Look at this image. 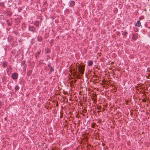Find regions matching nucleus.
<instances>
[{
	"label": "nucleus",
	"instance_id": "obj_1",
	"mask_svg": "<svg viewBox=\"0 0 150 150\" xmlns=\"http://www.w3.org/2000/svg\"><path fill=\"white\" fill-rule=\"evenodd\" d=\"M84 67L85 66L84 65L80 66H79L78 67L79 71L80 73L81 74H83L84 73Z\"/></svg>",
	"mask_w": 150,
	"mask_h": 150
},
{
	"label": "nucleus",
	"instance_id": "obj_2",
	"mask_svg": "<svg viewBox=\"0 0 150 150\" xmlns=\"http://www.w3.org/2000/svg\"><path fill=\"white\" fill-rule=\"evenodd\" d=\"M12 78L13 79H17L18 78V75L17 73H13L12 74Z\"/></svg>",
	"mask_w": 150,
	"mask_h": 150
},
{
	"label": "nucleus",
	"instance_id": "obj_3",
	"mask_svg": "<svg viewBox=\"0 0 150 150\" xmlns=\"http://www.w3.org/2000/svg\"><path fill=\"white\" fill-rule=\"evenodd\" d=\"M141 25V24L140 21H137L135 25V26L139 27Z\"/></svg>",
	"mask_w": 150,
	"mask_h": 150
},
{
	"label": "nucleus",
	"instance_id": "obj_4",
	"mask_svg": "<svg viewBox=\"0 0 150 150\" xmlns=\"http://www.w3.org/2000/svg\"><path fill=\"white\" fill-rule=\"evenodd\" d=\"M93 64V62L92 61H89L88 62V65L89 66H91Z\"/></svg>",
	"mask_w": 150,
	"mask_h": 150
},
{
	"label": "nucleus",
	"instance_id": "obj_5",
	"mask_svg": "<svg viewBox=\"0 0 150 150\" xmlns=\"http://www.w3.org/2000/svg\"><path fill=\"white\" fill-rule=\"evenodd\" d=\"M75 5V3L74 1H71L70 3V6H73Z\"/></svg>",
	"mask_w": 150,
	"mask_h": 150
},
{
	"label": "nucleus",
	"instance_id": "obj_6",
	"mask_svg": "<svg viewBox=\"0 0 150 150\" xmlns=\"http://www.w3.org/2000/svg\"><path fill=\"white\" fill-rule=\"evenodd\" d=\"M29 29L31 31H34L35 30V28L33 26H31L29 28Z\"/></svg>",
	"mask_w": 150,
	"mask_h": 150
},
{
	"label": "nucleus",
	"instance_id": "obj_7",
	"mask_svg": "<svg viewBox=\"0 0 150 150\" xmlns=\"http://www.w3.org/2000/svg\"><path fill=\"white\" fill-rule=\"evenodd\" d=\"M39 21H36L34 23L35 25V26H39Z\"/></svg>",
	"mask_w": 150,
	"mask_h": 150
},
{
	"label": "nucleus",
	"instance_id": "obj_8",
	"mask_svg": "<svg viewBox=\"0 0 150 150\" xmlns=\"http://www.w3.org/2000/svg\"><path fill=\"white\" fill-rule=\"evenodd\" d=\"M32 72V71L31 70H29L27 72V75L30 76Z\"/></svg>",
	"mask_w": 150,
	"mask_h": 150
},
{
	"label": "nucleus",
	"instance_id": "obj_9",
	"mask_svg": "<svg viewBox=\"0 0 150 150\" xmlns=\"http://www.w3.org/2000/svg\"><path fill=\"white\" fill-rule=\"evenodd\" d=\"M19 87L18 86H16L15 87V89L16 91H17L19 90Z\"/></svg>",
	"mask_w": 150,
	"mask_h": 150
},
{
	"label": "nucleus",
	"instance_id": "obj_10",
	"mask_svg": "<svg viewBox=\"0 0 150 150\" xmlns=\"http://www.w3.org/2000/svg\"><path fill=\"white\" fill-rule=\"evenodd\" d=\"M3 65L4 66H5L6 65V62H4L3 63Z\"/></svg>",
	"mask_w": 150,
	"mask_h": 150
},
{
	"label": "nucleus",
	"instance_id": "obj_11",
	"mask_svg": "<svg viewBox=\"0 0 150 150\" xmlns=\"http://www.w3.org/2000/svg\"><path fill=\"white\" fill-rule=\"evenodd\" d=\"M53 71V69H52V68H51V70H50V71L51 72V71Z\"/></svg>",
	"mask_w": 150,
	"mask_h": 150
},
{
	"label": "nucleus",
	"instance_id": "obj_12",
	"mask_svg": "<svg viewBox=\"0 0 150 150\" xmlns=\"http://www.w3.org/2000/svg\"><path fill=\"white\" fill-rule=\"evenodd\" d=\"M48 52H49V51H49V49H48Z\"/></svg>",
	"mask_w": 150,
	"mask_h": 150
},
{
	"label": "nucleus",
	"instance_id": "obj_13",
	"mask_svg": "<svg viewBox=\"0 0 150 150\" xmlns=\"http://www.w3.org/2000/svg\"><path fill=\"white\" fill-rule=\"evenodd\" d=\"M51 72L50 71V72H49V73H51Z\"/></svg>",
	"mask_w": 150,
	"mask_h": 150
}]
</instances>
